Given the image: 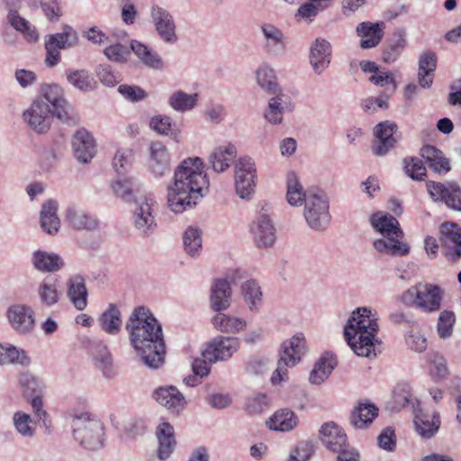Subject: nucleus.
Returning <instances> with one entry per match:
<instances>
[{
    "label": "nucleus",
    "mask_w": 461,
    "mask_h": 461,
    "mask_svg": "<svg viewBox=\"0 0 461 461\" xmlns=\"http://www.w3.org/2000/svg\"><path fill=\"white\" fill-rule=\"evenodd\" d=\"M337 361L332 357L324 356L315 365L310 374V382L312 384H321L334 369Z\"/></svg>",
    "instance_id": "nucleus-39"
},
{
    "label": "nucleus",
    "mask_w": 461,
    "mask_h": 461,
    "mask_svg": "<svg viewBox=\"0 0 461 461\" xmlns=\"http://www.w3.org/2000/svg\"><path fill=\"white\" fill-rule=\"evenodd\" d=\"M155 398L161 405L176 413L183 410L186 403L183 394L172 385L156 390Z\"/></svg>",
    "instance_id": "nucleus-24"
},
{
    "label": "nucleus",
    "mask_w": 461,
    "mask_h": 461,
    "mask_svg": "<svg viewBox=\"0 0 461 461\" xmlns=\"http://www.w3.org/2000/svg\"><path fill=\"white\" fill-rule=\"evenodd\" d=\"M456 323V316L452 311L445 310L440 312L437 324V331L441 339L449 338Z\"/></svg>",
    "instance_id": "nucleus-47"
},
{
    "label": "nucleus",
    "mask_w": 461,
    "mask_h": 461,
    "mask_svg": "<svg viewBox=\"0 0 461 461\" xmlns=\"http://www.w3.org/2000/svg\"><path fill=\"white\" fill-rule=\"evenodd\" d=\"M156 435L158 441V457L165 460L170 456L176 444L174 428L168 422H162L158 426Z\"/></svg>",
    "instance_id": "nucleus-23"
},
{
    "label": "nucleus",
    "mask_w": 461,
    "mask_h": 461,
    "mask_svg": "<svg viewBox=\"0 0 461 461\" xmlns=\"http://www.w3.org/2000/svg\"><path fill=\"white\" fill-rule=\"evenodd\" d=\"M151 16L159 36L166 42H175L177 37L176 35V25L171 14L159 6H153Z\"/></svg>",
    "instance_id": "nucleus-20"
},
{
    "label": "nucleus",
    "mask_w": 461,
    "mask_h": 461,
    "mask_svg": "<svg viewBox=\"0 0 461 461\" xmlns=\"http://www.w3.org/2000/svg\"><path fill=\"white\" fill-rule=\"evenodd\" d=\"M443 297L444 291L439 285L418 283L403 292L401 300L406 306L432 313L440 310Z\"/></svg>",
    "instance_id": "nucleus-5"
},
{
    "label": "nucleus",
    "mask_w": 461,
    "mask_h": 461,
    "mask_svg": "<svg viewBox=\"0 0 461 461\" xmlns=\"http://www.w3.org/2000/svg\"><path fill=\"white\" fill-rule=\"evenodd\" d=\"M154 205V201L151 198L145 197L135 211V225L144 233H147L148 230L156 225L153 215Z\"/></svg>",
    "instance_id": "nucleus-26"
},
{
    "label": "nucleus",
    "mask_w": 461,
    "mask_h": 461,
    "mask_svg": "<svg viewBox=\"0 0 461 461\" xmlns=\"http://www.w3.org/2000/svg\"><path fill=\"white\" fill-rule=\"evenodd\" d=\"M268 406V398L266 394H258L249 400L246 410L249 414L261 413Z\"/></svg>",
    "instance_id": "nucleus-61"
},
{
    "label": "nucleus",
    "mask_w": 461,
    "mask_h": 461,
    "mask_svg": "<svg viewBox=\"0 0 461 461\" xmlns=\"http://www.w3.org/2000/svg\"><path fill=\"white\" fill-rule=\"evenodd\" d=\"M327 7L328 5H322L321 3L308 1L298 8L295 16L307 23H312L319 12L323 11Z\"/></svg>",
    "instance_id": "nucleus-49"
},
{
    "label": "nucleus",
    "mask_w": 461,
    "mask_h": 461,
    "mask_svg": "<svg viewBox=\"0 0 461 461\" xmlns=\"http://www.w3.org/2000/svg\"><path fill=\"white\" fill-rule=\"evenodd\" d=\"M230 284L225 279L217 280L212 288V308L216 312L226 309L230 304Z\"/></svg>",
    "instance_id": "nucleus-34"
},
{
    "label": "nucleus",
    "mask_w": 461,
    "mask_h": 461,
    "mask_svg": "<svg viewBox=\"0 0 461 461\" xmlns=\"http://www.w3.org/2000/svg\"><path fill=\"white\" fill-rule=\"evenodd\" d=\"M406 343L416 352H423L427 348V339L420 332H411L406 338Z\"/></svg>",
    "instance_id": "nucleus-64"
},
{
    "label": "nucleus",
    "mask_w": 461,
    "mask_h": 461,
    "mask_svg": "<svg viewBox=\"0 0 461 461\" xmlns=\"http://www.w3.org/2000/svg\"><path fill=\"white\" fill-rule=\"evenodd\" d=\"M212 323L219 330L226 333L239 332L246 326L243 320L224 313L216 314L212 319Z\"/></svg>",
    "instance_id": "nucleus-42"
},
{
    "label": "nucleus",
    "mask_w": 461,
    "mask_h": 461,
    "mask_svg": "<svg viewBox=\"0 0 461 461\" xmlns=\"http://www.w3.org/2000/svg\"><path fill=\"white\" fill-rule=\"evenodd\" d=\"M197 98V94L188 95L183 91H176L170 96L169 104L176 111L185 112L195 106Z\"/></svg>",
    "instance_id": "nucleus-44"
},
{
    "label": "nucleus",
    "mask_w": 461,
    "mask_h": 461,
    "mask_svg": "<svg viewBox=\"0 0 461 461\" xmlns=\"http://www.w3.org/2000/svg\"><path fill=\"white\" fill-rule=\"evenodd\" d=\"M257 78L259 86L267 90L269 94H277L278 86L276 83L274 71L268 68H262L257 71Z\"/></svg>",
    "instance_id": "nucleus-51"
},
{
    "label": "nucleus",
    "mask_w": 461,
    "mask_h": 461,
    "mask_svg": "<svg viewBox=\"0 0 461 461\" xmlns=\"http://www.w3.org/2000/svg\"><path fill=\"white\" fill-rule=\"evenodd\" d=\"M437 67V56L433 52L422 54L419 61V83L422 87L432 85L434 71Z\"/></svg>",
    "instance_id": "nucleus-33"
},
{
    "label": "nucleus",
    "mask_w": 461,
    "mask_h": 461,
    "mask_svg": "<svg viewBox=\"0 0 461 461\" xmlns=\"http://www.w3.org/2000/svg\"><path fill=\"white\" fill-rule=\"evenodd\" d=\"M320 438L326 447L332 452L348 447V437L345 431L333 421L326 422L321 426Z\"/></svg>",
    "instance_id": "nucleus-16"
},
{
    "label": "nucleus",
    "mask_w": 461,
    "mask_h": 461,
    "mask_svg": "<svg viewBox=\"0 0 461 461\" xmlns=\"http://www.w3.org/2000/svg\"><path fill=\"white\" fill-rule=\"evenodd\" d=\"M242 294L250 309L257 308L261 303L262 292L255 280H249L242 285Z\"/></svg>",
    "instance_id": "nucleus-46"
},
{
    "label": "nucleus",
    "mask_w": 461,
    "mask_h": 461,
    "mask_svg": "<svg viewBox=\"0 0 461 461\" xmlns=\"http://www.w3.org/2000/svg\"><path fill=\"white\" fill-rule=\"evenodd\" d=\"M184 247L186 253L194 256L202 248V238L198 229L189 228L184 234Z\"/></svg>",
    "instance_id": "nucleus-50"
},
{
    "label": "nucleus",
    "mask_w": 461,
    "mask_h": 461,
    "mask_svg": "<svg viewBox=\"0 0 461 461\" xmlns=\"http://www.w3.org/2000/svg\"><path fill=\"white\" fill-rule=\"evenodd\" d=\"M67 79L69 84L81 91H91L95 88L96 82L87 70H68Z\"/></svg>",
    "instance_id": "nucleus-40"
},
{
    "label": "nucleus",
    "mask_w": 461,
    "mask_h": 461,
    "mask_svg": "<svg viewBox=\"0 0 461 461\" xmlns=\"http://www.w3.org/2000/svg\"><path fill=\"white\" fill-rule=\"evenodd\" d=\"M331 47L329 41L323 39H316L311 48L310 60L313 69L321 73L330 64Z\"/></svg>",
    "instance_id": "nucleus-25"
},
{
    "label": "nucleus",
    "mask_w": 461,
    "mask_h": 461,
    "mask_svg": "<svg viewBox=\"0 0 461 461\" xmlns=\"http://www.w3.org/2000/svg\"><path fill=\"white\" fill-rule=\"evenodd\" d=\"M384 23L362 22L356 29L357 36L361 38L360 47L364 50L376 47L384 34Z\"/></svg>",
    "instance_id": "nucleus-19"
},
{
    "label": "nucleus",
    "mask_w": 461,
    "mask_h": 461,
    "mask_svg": "<svg viewBox=\"0 0 461 461\" xmlns=\"http://www.w3.org/2000/svg\"><path fill=\"white\" fill-rule=\"evenodd\" d=\"M403 168L406 173L413 180H423L426 176V167L423 162L418 158H406L403 160Z\"/></svg>",
    "instance_id": "nucleus-48"
},
{
    "label": "nucleus",
    "mask_w": 461,
    "mask_h": 461,
    "mask_svg": "<svg viewBox=\"0 0 461 461\" xmlns=\"http://www.w3.org/2000/svg\"><path fill=\"white\" fill-rule=\"evenodd\" d=\"M149 125L157 132L167 135L172 129V120L168 116L158 115L151 119Z\"/></svg>",
    "instance_id": "nucleus-63"
},
{
    "label": "nucleus",
    "mask_w": 461,
    "mask_h": 461,
    "mask_svg": "<svg viewBox=\"0 0 461 461\" xmlns=\"http://www.w3.org/2000/svg\"><path fill=\"white\" fill-rule=\"evenodd\" d=\"M41 5L50 21H57L61 16L59 0H41Z\"/></svg>",
    "instance_id": "nucleus-62"
},
{
    "label": "nucleus",
    "mask_w": 461,
    "mask_h": 461,
    "mask_svg": "<svg viewBox=\"0 0 461 461\" xmlns=\"http://www.w3.org/2000/svg\"><path fill=\"white\" fill-rule=\"evenodd\" d=\"M286 184V199L291 205L299 206L303 204V202L306 203L308 194L303 191L295 173L290 172L287 174Z\"/></svg>",
    "instance_id": "nucleus-36"
},
{
    "label": "nucleus",
    "mask_w": 461,
    "mask_h": 461,
    "mask_svg": "<svg viewBox=\"0 0 461 461\" xmlns=\"http://www.w3.org/2000/svg\"><path fill=\"white\" fill-rule=\"evenodd\" d=\"M41 300L46 305H52L59 300L57 288L54 285L43 282L39 287Z\"/></svg>",
    "instance_id": "nucleus-56"
},
{
    "label": "nucleus",
    "mask_w": 461,
    "mask_h": 461,
    "mask_svg": "<svg viewBox=\"0 0 461 461\" xmlns=\"http://www.w3.org/2000/svg\"><path fill=\"white\" fill-rule=\"evenodd\" d=\"M378 415V408L368 402H359L352 411L350 416L351 424L357 429H363L371 424Z\"/></svg>",
    "instance_id": "nucleus-29"
},
{
    "label": "nucleus",
    "mask_w": 461,
    "mask_h": 461,
    "mask_svg": "<svg viewBox=\"0 0 461 461\" xmlns=\"http://www.w3.org/2000/svg\"><path fill=\"white\" fill-rule=\"evenodd\" d=\"M132 159L131 149H120L113 158V165L118 175H123L131 167Z\"/></svg>",
    "instance_id": "nucleus-54"
},
{
    "label": "nucleus",
    "mask_w": 461,
    "mask_h": 461,
    "mask_svg": "<svg viewBox=\"0 0 461 461\" xmlns=\"http://www.w3.org/2000/svg\"><path fill=\"white\" fill-rule=\"evenodd\" d=\"M126 330L133 348L147 366L158 368L163 364L165 343L162 328L148 308L137 307L126 324Z\"/></svg>",
    "instance_id": "nucleus-1"
},
{
    "label": "nucleus",
    "mask_w": 461,
    "mask_h": 461,
    "mask_svg": "<svg viewBox=\"0 0 461 461\" xmlns=\"http://www.w3.org/2000/svg\"><path fill=\"white\" fill-rule=\"evenodd\" d=\"M112 188L117 196L128 199L132 194L133 183L124 174L118 175V178L113 183Z\"/></svg>",
    "instance_id": "nucleus-53"
},
{
    "label": "nucleus",
    "mask_w": 461,
    "mask_h": 461,
    "mask_svg": "<svg viewBox=\"0 0 461 461\" xmlns=\"http://www.w3.org/2000/svg\"><path fill=\"white\" fill-rule=\"evenodd\" d=\"M41 96L45 103L53 107L52 112L61 121L68 122L69 119L68 105L63 97L62 89L57 85H46L41 87Z\"/></svg>",
    "instance_id": "nucleus-18"
},
{
    "label": "nucleus",
    "mask_w": 461,
    "mask_h": 461,
    "mask_svg": "<svg viewBox=\"0 0 461 461\" xmlns=\"http://www.w3.org/2000/svg\"><path fill=\"white\" fill-rule=\"evenodd\" d=\"M267 425L272 430L289 431L297 425V417L294 411L282 409L273 414Z\"/></svg>",
    "instance_id": "nucleus-35"
},
{
    "label": "nucleus",
    "mask_w": 461,
    "mask_h": 461,
    "mask_svg": "<svg viewBox=\"0 0 461 461\" xmlns=\"http://www.w3.org/2000/svg\"><path fill=\"white\" fill-rule=\"evenodd\" d=\"M73 434L80 445L88 449L102 446L103 426L101 421L90 413H82L73 419Z\"/></svg>",
    "instance_id": "nucleus-6"
},
{
    "label": "nucleus",
    "mask_w": 461,
    "mask_h": 461,
    "mask_svg": "<svg viewBox=\"0 0 461 461\" xmlns=\"http://www.w3.org/2000/svg\"><path fill=\"white\" fill-rule=\"evenodd\" d=\"M370 221L373 228L387 239H378L374 241V247L377 251L392 256L409 254V246L401 241L403 238V232L396 218L377 212L372 214Z\"/></svg>",
    "instance_id": "nucleus-4"
},
{
    "label": "nucleus",
    "mask_w": 461,
    "mask_h": 461,
    "mask_svg": "<svg viewBox=\"0 0 461 461\" xmlns=\"http://www.w3.org/2000/svg\"><path fill=\"white\" fill-rule=\"evenodd\" d=\"M304 217L312 229H324L330 222V215L327 199L320 194H308Z\"/></svg>",
    "instance_id": "nucleus-8"
},
{
    "label": "nucleus",
    "mask_w": 461,
    "mask_h": 461,
    "mask_svg": "<svg viewBox=\"0 0 461 461\" xmlns=\"http://www.w3.org/2000/svg\"><path fill=\"white\" fill-rule=\"evenodd\" d=\"M237 155L236 148L231 143L217 147L210 156V163L214 171H225Z\"/></svg>",
    "instance_id": "nucleus-28"
},
{
    "label": "nucleus",
    "mask_w": 461,
    "mask_h": 461,
    "mask_svg": "<svg viewBox=\"0 0 461 461\" xmlns=\"http://www.w3.org/2000/svg\"><path fill=\"white\" fill-rule=\"evenodd\" d=\"M149 168L158 176L170 170V156L166 146L159 141L150 144Z\"/></svg>",
    "instance_id": "nucleus-22"
},
{
    "label": "nucleus",
    "mask_w": 461,
    "mask_h": 461,
    "mask_svg": "<svg viewBox=\"0 0 461 461\" xmlns=\"http://www.w3.org/2000/svg\"><path fill=\"white\" fill-rule=\"evenodd\" d=\"M397 130V124L390 121L382 122L375 127V140L372 144V150L375 155L384 156L394 148L398 140L396 137Z\"/></svg>",
    "instance_id": "nucleus-11"
},
{
    "label": "nucleus",
    "mask_w": 461,
    "mask_h": 461,
    "mask_svg": "<svg viewBox=\"0 0 461 461\" xmlns=\"http://www.w3.org/2000/svg\"><path fill=\"white\" fill-rule=\"evenodd\" d=\"M369 80L376 85L383 87H386V90L390 93H393L396 90V83L393 77L385 72L376 73L369 77Z\"/></svg>",
    "instance_id": "nucleus-59"
},
{
    "label": "nucleus",
    "mask_w": 461,
    "mask_h": 461,
    "mask_svg": "<svg viewBox=\"0 0 461 461\" xmlns=\"http://www.w3.org/2000/svg\"><path fill=\"white\" fill-rule=\"evenodd\" d=\"M281 98L277 95L270 99L268 108L265 113V118L271 123H280L283 117V107L280 102Z\"/></svg>",
    "instance_id": "nucleus-55"
},
{
    "label": "nucleus",
    "mask_w": 461,
    "mask_h": 461,
    "mask_svg": "<svg viewBox=\"0 0 461 461\" xmlns=\"http://www.w3.org/2000/svg\"><path fill=\"white\" fill-rule=\"evenodd\" d=\"M378 331L377 319L371 309L358 308L344 329L345 339L352 350L360 357H370L375 351L374 341Z\"/></svg>",
    "instance_id": "nucleus-3"
},
{
    "label": "nucleus",
    "mask_w": 461,
    "mask_h": 461,
    "mask_svg": "<svg viewBox=\"0 0 461 461\" xmlns=\"http://www.w3.org/2000/svg\"><path fill=\"white\" fill-rule=\"evenodd\" d=\"M102 329L112 335L116 334L122 326L121 312L118 308L110 304L109 308L99 318Z\"/></svg>",
    "instance_id": "nucleus-38"
},
{
    "label": "nucleus",
    "mask_w": 461,
    "mask_h": 461,
    "mask_svg": "<svg viewBox=\"0 0 461 461\" xmlns=\"http://www.w3.org/2000/svg\"><path fill=\"white\" fill-rule=\"evenodd\" d=\"M200 158L185 159L175 171L174 185L168 189L167 203L175 212H182L196 204L208 188L209 181Z\"/></svg>",
    "instance_id": "nucleus-2"
},
{
    "label": "nucleus",
    "mask_w": 461,
    "mask_h": 461,
    "mask_svg": "<svg viewBox=\"0 0 461 461\" xmlns=\"http://www.w3.org/2000/svg\"><path fill=\"white\" fill-rule=\"evenodd\" d=\"M66 221L76 230H93L97 228V219L82 209L69 207L67 210Z\"/></svg>",
    "instance_id": "nucleus-27"
},
{
    "label": "nucleus",
    "mask_w": 461,
    "mask_h": 461,
    "mask_svg": "<svg viewBox=\"0 0 461 461\" xmlns=\"http://www.w3.org/2000/svg\"><path fill=\"white\" fill-rule=\"evenodd\" d=\"M9 20L12 26L17 31L22 32L29 41H35L38 40V33L34 29L31 28L29 22L24 18L17 15L16 14H11L9 15Z\"/></svg>",
    "instance_id": "nucleus-52"
},
{
    "label": "nucleus",
    "mask_w": 461,
    "mask_h": 461,
    "mask_svg": "<svg viewBox=\"0 0 461 461\" xmlns=\"http://www.w3.org/2000/svg\"><path fill=\"white\" fill-rule=\"evenodd\" d=\"M7 315L12 327L20 333L30 332L34 327L33 312L30 307L14 305Z\"/></svg>",
    "instance_id": "nucleus-21"
},
{
    "label": "nucleus",
    "mask_w": 461,
    "mask_h": 461,
    "mask_svg": "<svg viewBox=\"0 0 461 461\" xmlns=\"http://www.w3.org/2000/svg\"><path fill=\"white\" fill-rule=\"evenodd\" d=\"M48 41L53 42L59 49L72 47L77 44L78 37L75 30L70 26H65L61 33L50 35Z\"/></svg>",
    "instance_id": "nucleus-45"
},
{
    "label": "nucleus",
    "mask_w": 461,
    "mask_h": 461,
    "mask_svg": "<svg viewBox=\"0 0 461 461\" xmlns=\"http://www.w3.org/2000/svg\"><path fill=\"white\" fill-rule=\"evenodd\" d=\"M21 355L23 356V351L20 352L14 346L4 347L0 345V365L11 364L14 362H20L23 364V360L21 359Z\"/></svg>",
    "instance_id": "nucleus-57"
},
{
    "label": "nucleus",
    "mask_w": 461,
    "mask_h": 461,
    "mask_svg": "<svg viewBox=\"0 0 461 461\" xmlns=\"http://www.w3.org/2000/svg\"><path fill=\"white\" fill-rule=\"evenodd\" d=\"M72 145L75 157L82 163H88L95 155V139L86 129L77 131Z\"/></svg>",
    "instance_id": "nucleus-17"
},
{
    "label": "nucleus",
    "mask_w": 461,
    "mask_h": 461,
    "mask_svg": "<svg viewBox=\"0 0 461 461\" xmlns=\"http://www.w3.org/2000/svg\"><path fill=\"white\" fill-rule=\"evenodd\" d=\"M131 49L139 59L148 67L158 68L162 67V60L157 53L152 52L146 45L133 41Z\"/></svg>",
    "instance_id": "nucleus-43"
},
{
    "label": "nucleus",
    "mask_w": 461,
    "mask_h": 461,
    "mask_svg": "<svg viewBox=\"0 0 461 461\" xmlns=\"http://www.w3.org/2000/svg\"><path fill=\"white\" fill-rule=\"evenodd\" d=\"M55 113L43 100L34 101L23 116L29 126L39 133L47 131L51 124Z\"/></svg>",
    "instance_id": "nucleus-10"
},
{
    "label": "nucleus",
    "mask_w": 461,
    "mask_h": 461,
    "mask_svg": "<svg viewBox=\"0 0 461 461\" xmlns=\"http://www.w3.org/2000/svg\"><path fill=\"white\" fill-rule=\"evenodd\" d=\"M250 232L258 248L272 246L276 240V230L266 213H260L251 223Z\"/></svg>",
    "instance_id": "nucleus-15"
},
{
    "label": "nucleus",
    "mask_w": 461,
    "mask_h": 461,
    "mask_svg": "<svg viewBox=\"0 0 461 461\" xmlns=\"http://www.w3.org/2000/svg\"><path fill=\"white\" fill-rule=\"evenodd\" d=\"M33 265L40 271L52 272L59 270L62 267L63 261L56 254L38 250L33 254Z\"/></svg>",
    "instance_id": "nucleus-37"
},
{
    "label": "nucleus",
    "mask_w": 461,
    "mask_h": 461,
    "mask_svg": "<svg viewBox=\"0 0 461 461\" xmlns=\"http://www.w3.org/2000/svg\"><path fill=\"white\" fill-rule=\"evenodd\" d=\"M118 92L131 102H138L147 96L145 90L137 86L121 85Z\"/></svg>",
    "instance_id": "nucleus-58"
},
{
    "label": "nucleus",
    "mask_w": 461,
    "mask_h": 461,
    "mask_svg": "<svg viewBox=\"0 0 461 461\" xmlns=\"http://www.w3.org/2000/svg\"><path fill=\"white\" fill-rule=\"evenodd\" d=\"M68 295L74 306L79 310H84L87 305V290L85 280L81 276H73L68 282Z\"/></svg>",
    "instance_id": "nucleus-31"
},
{
    "label": "nucleus",
    "mask_w": 461,
    "mask_h": 461,
    "mask_svg": "<svg viewBox=\"0 0 461 461\" xmlns=\"http://www.w3.org/2000/svg\"><path fill=\"white\" fill-rule=\"evenodd\" d=\"M430 197L436 202H444L447 207L461 212V188L455 183L447 185L434 181L426 184Z\"/></svg>",
    "instance_id": "nucleus-12"
},
{
    "label": "nucleus",
    "mask_w": 461,
    "mask_h": 461,
    "mask_svg": "<svg viewBox=\"0 0 461 461\" xmlns=\"http://www.w3.org/2000/svg\"><path fill=\"white\" fill-rule=\"evenodd\" d=\"M406 46L404 35L401 32L393 34L383 50V59L386 63L394 62Z\"/></svg>",
    "instance_id": "nucleus-41"
},
{
    "label": "nucleus",
    "mask_w": 461,
    "mask_h": 461,
    "mask_svg": "<svg viewBox=\"0 0 461 461\" xmlns=\"http://www.w3.org/2000/svg\"><path fill=\"white\" fill-rule=\"evenodd\" d=\"M305 350L306 342L303 334L294 335L289 341L282 345L277 367L271 377L273 384H277L285 380L287 375V368L294 366L301 360Z\"/></svg>",
    "instance_id": "nucleus-7"
},
{
    "label": "nucleus",
    "mask_w": 461,
    "mask_h": 461,
    "mask_svg": "<svg viewBox=\"0 0 461 461\" xmlns=\"http://www.w3.org/2000/svg\"><path fill=\"white\" fill-rule=\"evenodd\" d=\"M417 432L422 437L429 438L438 430L440 426L439 415L436 412L431 414L420 411L414 420Z\"/></svg>",
    "instance_id": "nucleus-30"
},
{
    "label": "nucleus",
    "mask_w": 461,
    "mask_h": 461,
    "mask_svg": "<svg viewBox=\"0 0 461 461\" xmlns=\"http://www.w3.org/2000/svg\"><path fill=\"white\" fill-rule=\"evenodd\" d=\"M440 240L446 257L456 262L461 258V227L456 223L444 222L440 225Z\"/></svg>",
    "instance_id": "nucleus-14"
},
{
    "label": "nucleus",
    "mask_w": 461,
    "mask_h": 461,
    "mask_svg": "<svg viewBox=\"0 0 461 461\" xmlns=\"http://www.w3.org/2000/svg\"><path fill=\"white\" fill-rule=\"evenodd\" d=\"M256 167L250 158H240L235 165V185L241 198L249 197L255 188Z\"/></svg>",
    "instance_id": "nucleus-9"
},
{
    "label": "nucleus",
    "mask_w": 461,
    "mask_h": 461,
    "mask_svg": "<svg viewBox=\"0 0 461 461\" xmlns=\"http://www.w3.org/2000/svg\"><path fill=\"white\" fill-rule=\"evenodd\" d=\"M58 203L54 200H49L42 205L41 211V225L44 231L49 234L57 233L60 221L57 215Z\"/></svg>",
    "instance_id": "nucleus-32"
},
{
    "label": "nucleus",
    "mask_w": 461,
    "mask_h": 461,
    "mask_svg": "<svg viewBox=\"0 0 461 461\" xmlns=\"http://www.w3.org/2000/svg\"><path fill=\"white\" fill-rule=\"evenodd\" d=\"M378 445L380 447L392 451L396 446V436L394 429L391 427L385 428L378 436Z\"/></svg>",
    "instance_id": "nucleus-60"
},
{
    "label": "nucleus",
    "mask_w": 461,
    "mask_h": 461,
    "mask_svg": "<svg viewBox=\"0 0 461 461\" xmlns=\"http://www.w3.org/2000/svg\"><path fill=\"white\" fill-rule=\"evenodd\" d=\"M239 347L238 339L220 336L207 343L203 357L211 363L226 360L232 357Z\"/></svg>",
    "instance_id": "nucleus-13"
}]
</instances>
